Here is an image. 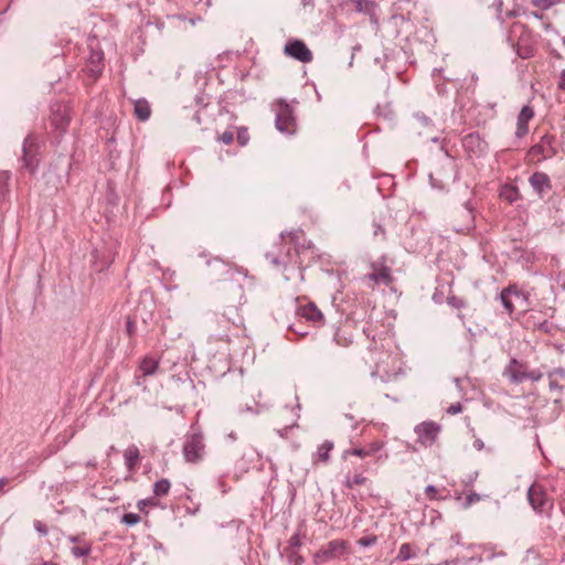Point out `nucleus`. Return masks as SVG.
I'll use <instances>...</instances> for the list:
<instances>
[{
	"instance_id": "f257e3e1",
	"label": "nucleus",
	"mask_w": 565,
	"mask_h": 565,
	"mask_svg": "<svg viewBox=\"0 0 565 565\" xmlns=\"http://www.w3.org/2000/svg\"><path fill=\"white\" fill-rule=\"evenodd\" d=\"M446 154L447 158L441 168L429 174L431 186L440 190L445 189L448 184L456 182L459 178V171L454 158L447 152Z\"/></svg>"
},
{
	"instance_id": "f03ea898",
	"label": "nucleus",
	"mask_w": 565,
	"mask_h": 565,
	"mask_svg": "<svg viewBox=\"0 0 565 565\" xmlns=\"http://www.w3.org/2000/svg\"><path fill=\"white\" fill-rule=\"evenodd\" d=\"M520 31V35L518 38V42L513 43L511 36L508 38V41L511 42V46L515 49V52L519 57L526 60L531 58L535 53V39L531 31L526 28V25L516 23L513 26V32Z\"/></svg>"
},
{
	"instance_id": "7ed1b4c3",
	"label": "nucleus",
	"mask_w": 565,
	"mask_h": 565,
	"mask_svg": "<svg viewBox=\"0 0 565 565\" xmlns=\"http://www.w3.org/2000/svg\"><path fill=\"white\" fill-rule=\"evenodd\" d=\"M182 452L186 462L196 463L201 461L205 455L203 434H188L184 438Z\"/></svg>"
},
{
	"instance_id": "20e7f679",
	"label": "nucleus",
	"mask_w": 565,
	"mask_h": 565,
	"mask_svg": "<svg viewBox=\"0 0 565 565\" xmlns=\"http://www.w3.org/2000/svg\"><path fill=\"white\" fill-rule=\"evenodd\" d=\"M275 127L278 131L292 135L296 131L297 122L292 107L285 100L278 102Z\"/></svg>"
},
{
	"instance_id": "39448f33",
	"label": "nucleus",
	"mask_w": 565,
	"mask_h": 565,
	"mask_svg": "<svg viewBox=\"0 0 565 565\" xmlns=\"http://www.w3.org/2000/svg\"><path fill=\"white\" fill-rule=\"evenodd\" d=\"M527 500L536 513L548 512L553 508V501L547 497L542 484L533 483L527 489Z\"/></svg>"
},
{
	"instance_id": "423d86ee",
	"label": "nucleus",
	"mask_w": 565,
	"mask_h": 565,
	"mask_svg": "<svg viewBox=\"0 0 565 565\" xmlns=\"http://www.w3.org/2000/svg\"><path fill=\"white\" fill-rule=\"evenodd\" d=\"M557 153L556 138L553 135L545 134L540 141L531 147L529 154L539 157V161L551 159Z\"/></svg>"
},
{
	"instance_id": "0eeeda50",
	"label": "nucleus",
	"mask_w": 565,
	"mask_h": 565,
	"mask_svg": "<svg viewBox=\"0 0 565 565\" xmlns=\"http://www.w3.org/2000/svg\"><path fill=\"white\" fill-rule=\"evenodd\" d=\"M345 552V542L343 540L330 541L327 545L322 546L315 555L313 563L322 564L340 557Z\"/></svg>"
},
{
	"instance_id": "6e6552de",
	"label": "nucleus",
	"mask_w": 565,
	"mask_h": 565,
	"mask_svg": "<svg viewBox=\"0 0 565 565\" xmlns=\"http://www.w3.org/2000/svg\"><path fill=\"white\" fill-rule=\"evenodd\" d=\"M38 145L36 139L29 135L25 137L22 145V161L23 167L30 172H34L38 167Z\"/></svg>"
},
{
	"instance_id": "1a4fd4ad",
	"label": "nucleus",
	"mask_w": 565,
	"mask_h": 565,
	"mask_svg": "<svg viewBox=\"0 0 565 565\" xmlns=\"http://www.w3.org/2000/svg\"><path fill=\"white\" fill-rule=\"evenodd\" d=\"M284 52L286 55L302 63H309L313 58L311 51L301 40L288 41L285 44Z\"/></svg>"
},
{
	"instance_id": "9d476101",
	"label": "nucleus",
	"mask_w": 565,
	"mask_h": 565,
	"mask_svg": "<svg viewBox=\"0 0 565 565\" xmlns=\"http://www.w3.org/2000/svg\"><path fill=\"white\" fill-rule=\"evenodd\" d=\"M440 426L434 422H424L415 427L417 440L422 445L431 446L438 436Z\"/></svg>"
},
{
	"instance_id": "9b49d317",
	"label": "nucleus",
	"mask_w": 565,
	"mask_h": 565,
	"mask_svg": "<svg viewBox=\"0 0 565 565\" xmlns=\"http://www.w3.org/2000/svg\"><path fill=\"white\" fill-rule=\"evenodd\" d=\"M95 40H89L90 53L87 58L86 71L93 78H97L104 70V52L94 47Z\"/></svg>"
},
{
	"instance_id": "f8f14e48",
	"label": "nucleus",
	"mask_w": 565,
	"mask_h": 565,
	"mask_svg": "<svg viewBox=\"0 0 565 565\" xmlns=\"http://www.w3.org/2000/svg\"><path fill=\"white\" fill-rule=\"evenodd\" d=\"M503 308L512 313L515 310V303L523 305L526 301L525 295L518 290L514 286L504 288L500 294Z\"/></svg>"
},
{
	"instance_id": "ddd939ff",
	"label": "nucleus",
	"mask_w": 565,
	"mask_h": 565,
	"mask_svg": "<svg viewBox=\"0 0 565 565\" xmlns=\"http://www.w3.org/2000/svg\"><path fill=\"white\" fill-rule=\"evenodd\" d=\"M529 182L540 199H543L552 190L551 179L545 172H534L529 178Z\"/></svg>"
},
{
	"instance_id": "4468645a",
	"label": "nucleus",
	"mask_w": 565,
	"mask_h": 565,
	"mask_svg": "<svg viewBox=\"0 0 565 565\" xmlns=\"http://www.w3.org/2000/svg\"><path fill=\"white\" fill-rule=\"evenodd\" d=\"M465 150L476 157H480L487 150V142L478 132H470L462 139Z\"/></svg>"
},
{
	"instance_id": "2eb2a0df",
	"label": "nucleus",
	"mask_w": 565,
	"mask_h": 565,
	"mask_svg": "<svg viewBox=\"0 0 565 565\" xmlns=\"http://www.w3.org/2000/svg\"><path fill=\"white\" fill-rule=\"evenodd\" d=\"M371 267L373 271L365 276L366 279H369L375 285H391L393 278L391 275V269L388 267L384 265H379L376 263H372Z\"/></svg>"
},
{
	"instance_id": "dca6fc26",
	"label": "nucleus",
	"mask_w": 565,
	"mask_h": 565,
	"mask_svg": "<svg viewBox=\"0 0 565 565\" xmlns=\"http://www.w3.org/2000/svg\"><path fill=\"white\" fill-rule=\"evenodd\" d=\"M114 260L109 248H95L93 250V264L97 271L107 269Z\"/></svg>"
},
{
	"instance_id": "f3484780",
	"label": "nucleus",
	"mask_w": 565,
	"mask_h": 565,
	"mask_svg": "<svg viewBox=\"0 0 565 565\" xmlns=\"http://www.w3.org/2000/svg\"><path fill=\"white\" fill-rule=\"evenodd\" d=\"M547 377L550 391L561 394L565 388V369L556 367L547 373Z\"/></svg>"
},
{
	"instance_id": "a211bd4d",
	"label": "nucleus",
	"mask_w": 565,
	"mask_h": 565,
	"mask_svg": "<svg viewBox=\"0 0 565 565\" xmlns=\"http://www.w3.org/2000/svg\"><path fill=\"white\" fill-rule=\"evenodd\" d=\"M299 315L315 324H321L323 322V315L313 302H309L299 308Z\"/></svg>"
},
{
	"instance_id": "6ab92c4d",
	"label": "nucleus",
	"mask_w": 565,
	"mask_h": 565,
	"mask_svg": "<svg viewBox=\"0 0 565 565\" xmlns=\"http://www.w3.org/2000/svg\"><path fill=\"white\" fill-rule=\"evenodd\" d=\"M334 445L330 440H324L317 449V451L312 455V463L318 465L320 462L327 463L330 459V452L332 451Z\"/></svg>"
},
{
	"instance_id": "aec40b11",
	"label": "nucleus",
	"mask_w": 565,
	"mask_h": 565,
	"mask_svg": "<svg viewBox=\"0 0 565 565\" xmlns=\"http://www.w3.org/2000/svg\"><path fill=\"white\" fill-rule=\"evenodd\" d=\"M503 374L514 383V379H516L515 376H525V365L513 358L505 366Z\"/></svg>"
},
{
	"instance_id": "412c9836",
	"label": "nucleus",
	"mask_w": 565,
	"mask_h": 565,
	"mask_svg": "<svg viewBox=\"0 0 565 565\" xmlns=\"http://www.w3.org/2000/svg\"><path fill=\"white\" fill-rule=\"evenodd\" d=\"M125 465L129 471H134L140 459V451L136 445H130L124 454Z\"/></svg>"
},
{
	"instance_id": "4be33fe9",
	"label": "nucleus",
	"mask_w": 565,
	"mask_h": 565,
	"mask_svg": "<svg viewBox=\"0 0 565 565\" xmlns=\"http://www.w3.org/2000/svg\"><path fill=\"white\" fill-rule=\"evenodd\" d=\"M135 115L139 120H148L151 115L150 105L146 99H138L135 102Z\"/></svg>"
},
{
	"instance_id": "5701e85b",
	"label": "nucleus",
	"mask_w": 565,
	"mask_h": 565,
	"mask_svg": "<svg viewBox=\"0 0 565 565\" xmlns=\"http://www.w3.org/2000/svg\"><path fill=\"white\" fill-rule=\"evenodd\" d=\"M158 366V361L151 358H145L140 363V370L145 376L153 375Z\"/></svg>"
},
{
	"instance_id": "b1692460",
	"label": "nucleus",
	"mask_w": 565,
	"mask_h": 565,
	"mask_svg": "<svg viewBox=\"0 0 565 565\" xmlns=\"http://www.w3.org/2000/svg\"><path fill=\"white\" fill-rule=\"evenodd\" d=\"M266 258L275 266L284 265L286 266L290 260V248L286 252L284 256L275 255L273 253H267Z\"/></svg>"
},
{
	"instance_id": "393cba45",
	"label": "nucleus",
	"mask_w": 565,
	"mask_h": 565,
	"mask_svg": "<svg viewBox=\"0 0 565 565\" xmlns=\"http://www.w3.org/2000/svg\"><path fill=\"white\" fill-rule=\"evenodd\" d=\"M63 111L64 114L54 113L52 116V124L61 130H64L70 122V117L66 114V108H64Z\"/></svg>"
},
{
	"instance_id": "a878e982",
	"label": "nucleus",
	"mask_w": 565,
	"mask_h": 565,
	"mask_svg": "<svg viewBox=\"0 0 565 565\" xmlns=\"http://www.w3.org/2000/svg\"><path fill=\"white\" fill-rule=\"evenodd\" d=\"M170 481L168 479H160L153 484V493L157 497H162L168 494L170 490Z\"/></svg>"
},
{
	"instance_id": "bb28decb",
	"label": "nucleus",
	"mask_w": 565,
	"mask_h": 565,
	"mask_svg": "<svg viewBox=\"0 0 565 565\" xmlns=\"http://www.w3.org/2000/svg\"><path fill=\"white\" fill-rule=\"evenodd\" d=\"M284 555L290 565H301L303 563V557L297 550H284Z\"/></svg>"
},
{
	"instance_id": "cd10ccee",
	"label": "nucleus",
	"mask_w": 565,
	"mask_h": 565,
	"mask_svg": "<svg viewBox=\"0 0 565 565\" xmlns=\"http://www.w3.org/2000/svg\"><path fill=\"white\" fill-rule=\"evenodd\" d=\"M92 551V546L89 543H84L81 546H73L71 548V553L75 558H81L87 556Z\"/></svg>"
},
{
	"instance_id": "c85d7f7f",
	"label": "nucleus",
	"mask_w": 565,
	"mask_h": 565,
	"mask_svg": "<svg viewBox=\"0 0 565 565\" xmlns=\"http://www.w3.org/2000/svg\"><path fill=\"white\" fill-rule=\"evenodd\" d=\"M515 377L516 379H514V383L520 384V383L524 382L525 380H531L533 382H537L543 377V374L539 370H533V371L526 372L525 376H515Z\"/></svg>"
},
{
	"instance_id": "c756f323",
	"label": "nucleus",
	"mask_w": 565,
	"mask_h": 565,
	"mask_svg": "<svg viewBox=\"0 0 565 565\" xmlns=\"http://www.w3.org/2000/svg\"><path fill=\"white\" fill-rule=\"evenodd\" d=\"M413 557H414V553L412 551L411 544H408V543L402 544L396 558L398 561H408Z\"/></svg>"
},
{
	"instance_id": "7c9ffc66",
	"label": "nucleus",
	"mask_w": 565,
	"mask_h": 565,
	"mask_svg": "<svg viewBox=\"0 0 565 565\" xmlns=\"http://www.w3.org/2000/svg\"><path fill=\"white\" fill-rule=\"evenodd\" d=\"M534 111L530 106H523L519 116H518V122L520 124H529V121L533 118Z\"/></svg>"
},
{
	"instance_id": "2f4dec72",
	"label": "nucleus",
	"mask_w": 565,
	"mask_h": 565,
	"mask_svg": "<svg viewBox=\"0 0 565 565\" xmlns=\"http://www.w3.org/2000/svg\"><path fill=\"white\" fill-rule=\"evenodd\" d=\"M355 9L359 12L370 13L374 9V2L371 0H353Z\"/></svg>"
},
{
	"instance_id": "473e14b6",
	"label": "nucleus",
	"mask_w": 565,
	"mask_h": 565,
	"mask_svg": "<svg viewBox=\"0 0 565 565\" xmlns=\"http://www.w3.org/2000/svg\"><path fill=\"white\" fill-rule=\"evenodd\" d=\"M10 174L7 171H0V201L6 196L8 192V182Z\"/></svg>"
},
{
	"instance_id": "72a5a7b5",
	"label": "nucleus",
	"mask_w": 565,
	"mask_h": 565,
	"mask_svg": "<svg viewBox=\"0 0 565 565\" xmlns=\"http://www.w3.org/2000/svg\"><path fill=\"white\" fill-rule=\"evenodd\" d=\"M501 195L510 203H513L519 199V192L515 186H505Z\"/></svg>"
},
{
	"instance_id": "f704fd0d",
	"label": "nucleus",
	"mask_w": 565,
	"mask_h": 565,
	"mask_svg": "<svg viewBox=\"0 0 565 565\" xmlns=\"http://www.w3.org/2000/svg\"><path fill=\"white\" fill-rule=\"evenodd\" d=\"M366 482V478L362 475H354L352 478H347V487L353 489L355 486H361Z\"/></svg>"
},
{
	"instance_id": "c9c22d12",
	"label": "nucleus",
	"mask_w": 565,
	"mask_h": 565,
	"mask_svg": "<svg viewBox=\"0 0 565 565\" xmlns=\"http://www.w3.org/2000/svg\"><path fill=\"white\" fill-rule=\"evenodd\" d=\"M121 522L128 526H134L140 522V516L137 513H125L121 516Z\"/></svg>"
},
{
	"instance_id": "e433bc0d",
	"label": "nucleus",
	"mask_w": 565,
	"mask_h": 565,
	"mask_svg": "<svg viewBox=\"0 0 565 565\" xmlns=\"http://www.w3.org/2000/svg\"><path fill=\"white\" fill-rule=\"evenodd\" d=\"M414 118L420 127L430 128L433 126L431 119L420 111L415 113Z\"/></svg>"
},
{
	"instance_id": "4c0bfd02",
	"label": "nucleus",
	"mask_w": 565,
	"mask_h": 565,
	"mask_svg": "<svg viewBox=\"0 0 565 565\" xmlns=\"http://www.w3.org/2000/svg\"><path fill=\"white\" fill-rule=\"evenodd\" d=\"M377 542L376 535H367L358 540V545L361 547H370L375 545Z\"/></svg>"
},
{
	"instance_id": "58836bf2",
	"label": "nucleus",
	"mask_w": 565,
	"mask_h": 565,
	"mask_svg": "<svg viewBox=\"0 0 565 565\" xmlns=\"http://www.w3.org/2000/svg\"><path fill=\"white\" fill-rule=\"evenodd\" d=\"M301 536L296 532L288 541V546L285 550H297L301 546Z\"/></svg>"
},
{
	"instance_id": "ea45409f",
	"label": "nucleus",
	"mask_w": 565,
	"mask_h": 565,
	"mask_svg": "<svg viewBox=\"0 0 565 565\" xmlns=\"http://www.w3.org/2000/svg\"><path fill=\"white\" fill-rule=\"evenodd\" d=\"M207 266H215L220 273H227V264L220 258L209 259Z\"/></svg>"
},
{
	"instance_id": "a19ab883",
	"label": "nucleus",
	"mask_w": 565,
	"mask_h": 565,
	"mask_svg": "<svg viewBox=\"0 0 565 565\" xmlns=\"http://www.w3.org/2000/svg\"><path fill=\"white\" fill-rule=\"evenodd\" d=\"M492 7L495 10L497 19L499 20V22L501 24H503L504 23V18L502 17L503 1L502 0H494L493 3H492Z\"/></svg>"
},
{
	"instance_id": "79ce46f5",
	"label": "nucleus",
	"mask_w": 565,
	"mask_h": 565,
	"mask_svg": "<svg viewBox=\"0 0 565 565\" xmlns=\"http://www.w3.org/2000/svg\"><path fill=\"white\" fill-rule=\"evenodd\" d=\"M136 329L137 327L135 320L131 317H127L126 331L130 338L135 335Z\"/></svg>"
},
{
	"instance_id": "37998d69",
	"label": "nucleus",
	"mask_w": 565,
	"mask_h": 565,
	"mask_svg": "<svg viewBox=\"0 0 565 565\" xmlns=\"http://www.w3.org/2000/svg\"><path fill=\"white\" fill-rule=\"evenodd\" d=\"M33 526L40 535H42V536L47 535V533H49L47 526L43 522L35 520L33 523Z\"/></svg>"
},
{
	"instance_id": "c03bdc74",
	"label": "nucleus",
	"mask_w": 565,
	"mask_h": 565,
	"mask_svg": "<svg viewBox=\"0 0 565 565\" xmlns=\"http://www.w3.org/2000/svg\"><path fill=\"white\" fill-rule=\"evenodd\" d=\"M248 132H247V129L245 128H242L238 130V134H237V140L239 142L241 146H245L247 142H248Z\"/></svg>"
},
{
	"instance_id": "a18cd8bd",
	"label": "nucleus",
	"mask_w": 565,
	"mask_h": 565,
	"mask_svg": "<svg viewBox=\"0 0 565 565\" xmlns=\"http://www.w3.org/2000/svg\"><path fill=\"white\" fill-rule=\"evenodd\" d=\"M218 140L223 142L224 145H230L234 140V134L232 131H224Z\"/></svg>"
},
{
	"instance_id": "49530a36",
	"label": "nucleus",
	"mask_w": 565,
	"mask_h": 565,
	"mask_svg": "<svg viewBox=\"0 0 565 565\" xmlns=\"http://www.w3.org/2000/svg\"><path fill=\"white\" fill-rule=\"evenodd\" d=\"M529 132V126L526 124L516 122L515 136L518 138L524 137Z\"/></svg>"
},
{
	"instance_id": "de8ad7c7",
	"label": "nucleus",
	"mask_w": 565,
	"mask_h": 565,
	"mask_svg": "<svg viewBox=\"0 0 565 565\" xmlns=\"http://www.w3.org/2000/svg\"><path fill=\"white\" fill-rule=\"evenodd\" d=\"M480 500V495L478 493H469L467 497H466V501L463 503V507L465 508H469L472 503L475 502H478Z\"/></svg>"
},
{
	"instance_id": "09e8293b",
	"label": "nucleus",
	"mask_w": 565,
	"mask_h": 565,
	"mask_svg": "<svg viewBox=\"0 0 565 565\" xmlns=\"http://www.w3.org/2000/svg\"><path fill=\"white\" fill-rule=\"evenodd\" d=\"M345 454H351L353 456H358V457H366L370 455V451L363 449V448H353L351 450H348L345 451Z\"/></svg>"
},
{
	"instance_id": "8fccbe9b",
	"label": "nucleus",
	"mask_w": 565,
	"mask_h": 565,
	"mask_svg": "<svg viewBox=\"0 0 565 565\" xmlns=\"http://www.w3.org/2000/svg\"><path fill=\"white\" fill-rule=\"evenodd\" d=\"M373 235L374 237L381 236L382 239L385 238V230L377 223H373Z\"/></svg>"
},
{
	"instance_id": "3c124183",
	"label": "nucleus",
	"mask_w": 565,
	"mask_h": 565,
	"mask_svg": "<svg viewBox=\"0 0 565 565\" xmlns=\"http://www.w3.org/2000/svg\"><path fill=\"white\" fill-rule=\"evenodd\" d=\"M462 412V406L460 403H455V404H451L448 409H447V413L448 414H451V415H456V414H459Z\"/></svg>"
},
{
	"instance_id": "603ef678",
	"label": "nucleus",
	"mask_w": 565,
	"mask_h": 565,
	"mask_svg": "<svg viewBox=\"0 0 565 565\" xmlns=\"http://www.w3.org/2000/svg\"><path fill=\"white\" fill-rule=\"evenodd\" d=\"M559 0H537L536 4L541 6L543 9H547L554 4H556Z\"/></svg>"
},
{
	"instance_id": "864d4df0",
	"label": "nucleus",
	"mask_w": 565,
	"mask_h": 565,
	"mask_svg": "<svg viewBox=\"0 0 565 565\" xmlns=\"http://www.w3.org/2000/svg\"><path fill=\"white\" fill-rule=\"evenodd\" d=\"M425 493L430 498V499H435L436 498V493H437V488L433 484H428L426 488H425Z\"/></svg>"
},
{
	"instance_id": "5fc2aeb1",
	"label": "nucleus",
	"mask_w": 565,
	"mask_h": 565,
	"mask_svg": "<svg viewBox=\"0 0 565 565\" xmlns=\"http://www.w3.org/2000/svg\"><path fill=\"white\" fill-rule=\"evenodd\" d=\"M148 504L153 505V504H154L153 500H152V499H143V500H140V501L138 502L137 507H138V509H139L140 511H143V510H145V507H147Z\"/></svg>"
},
{
	"instance_id": "6e6d98bb",
	"label": "nucleus",
	"mask_w": 565,
	"mask_h": 565,
	"mask_svg": "<svg viewBox=\"0 0 565 565\" xmlns=\"http://www.w3.org/2000/svg\"><path fill=\"white\" fill-rule=\"evenodd\" d=\"M450 542L455 545H460L461 544V534L460 533H455L450 536Z\"/></svg>"
},
{
	"instance_id": "4d7b16f0",
	"label": "nucleus",
	"mask_w": 565,
	"mask_h": 565,
	"mask_svg": "<svg viewBox=\"0 0 565 565\" xmlns=\"http://www.w3.org/2000/svg\"><path fill=\"white\" fill-rule=\"evenodd\" d=\"M558 88L565 90V68L561 73Z\"/></svg>"
},
{
	"instance_id": "13d9d810",
	"label": "nucleus",
	"mask_w": 565,
	"mask_h": 565,
	"mask_svg": "<svg viewBox=\"0 0 565 565\" xmlns=\"http://www.w3.org/2000/svg\"><path fill=\"white\" fill-rule=\"evenodd\" d=\"M473 447L477 449V450H482L484 448V444L481 439H476L473 441Z\"/></svg>"
},
{
	"instance_id": "bf43d9fd",
	"label": "nucleus",
	"mask_w": 565,
	"mask_h": 565,
	"mask_svg": "<svg viewBox=\"0 0 565 565\" xmlns=\"http://www.w3.org/2000/svg\"><path fill=\"white\" fill-rule=\"evenodd\" d=\"M448 302L457 308H460L462 306V301H457L455 297L449 298Z\"/></svg>"
},
{
	"instance_id": "052dcab7",
	"label": "nucleus",
	"mask_w": 565,
	"mask_h": 565,
	"mask_svg": "<svg viewBox=\"0 0 565 565\" xmlns=\"http://www.w3.org/2000/svg\"><path fill=\"white\" fill-rule=\"evenodd\" d=\"M458 564V559L457 558H454L451 561H445V562H441L437 565H457Z\"/></svg>"
},
{
	"instance_id": "680f3d73",
	"label": "nucleus",
	"mask_w": 565,
	"mask_h": 565,
	"mask_svg": "<svg viewBox=\"0 0 565 565\" xmlns=\"http://www.w3.org/2000/svg\"><path fill=\"white\" fill-rule=\"evenodd\" d=\"M8 483L7 478H0V492L2 491L3 487Z\"/></svg>"
},
{
	"instance_id": "e2e57ef3",
	"label": "nucleus",
	"mask_w": 565,
	"mask_h": 565,
	"mask_svg": "<svg viewBox=\"0 0 565 565\" xmlns=\"http://www.w3.org/2000/svg\"><path fill=\"white\" fill-rule=\"evenodd\" d=\"M227 437L232 440V441H235L237 439V436L234 431H231Z\"/></svg>"
},
{
	"instance_id": "0e129e2a",
	"label": "nucleus",
	"mask_w": 565,
	"mask_h": 565,
	"mask_svg": "<svg viewBox=\"0 0 565 565\" xmlns=\"http://www.w3.org/2000/svg\"><path fill=\"white\" fill-rule=\"evenodd\" d=\"M513 17H515V12H514V11H508V12H507V14H505L504 20H505V19H511V18H513Z\"/></svg>"
},
{
	"instance_id": "69168bd1",
	"label": "nucleus",
	"mask_w": 565,
	"mask_h": 565,
	"mask_svg": "<svg viewBox=\"0 0 565 565\" xmlns=\"http://www.w3.org/2000/svg\"><path fill=\"white\" fill-rule=\"evenodd\" d=\"M290 329H291V330H294L296 333H298V334H300V335H306V334H308V331H303V330H302V331H298V330L294 329L292 327H290Z\"/></svg>"
},
{
	"instance_id": "338daca9",
	"label": "nucleus",
	"mask_w": 565,
	"mask_h": 565,
	"mask_svg": "<svg viewBox=\"0 0 565 565\" xmlns=\"http://www.w3.org/2000/svg\"><path fill=\"white\" fill-rule=\"evenodd\" d=\"M466 209H467L468 213L471 214L472 207L470 206V202L469 201L466 202Z\"/></svg>"
},
{
	"instance_id": "774afa93",
	"label": "nucleus",
	"mask_w": 565,
	"mask_h": 565,
	"mask_svg": "<svg viewBox=\"0 0 565 565\" xmlns=\"http://www.w3.org/2000/svg\"><path fill=\"white\" fill-rule=\"evenodd\" d=\"M41 565H58V564L53 563V562H43Z\"/></svg>"
}]
</instances>
